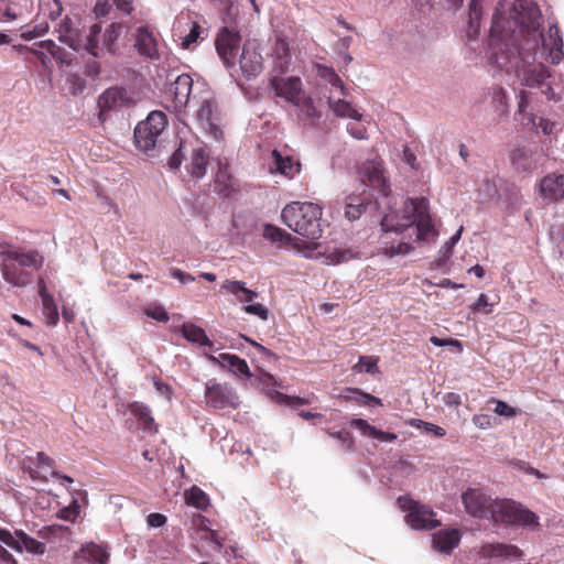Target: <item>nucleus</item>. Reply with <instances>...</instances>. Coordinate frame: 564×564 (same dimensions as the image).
Wrapping results in <instances>:
<instances>
[{
  "label": "nucleus",
  "instance_id": "nucleus-1",
  "mask_svg": "<svg viewBox=\"0 0 564 564\" xmlns=\"http://www.w3.org/2000/svg\"><path fill=\"white\" fill-rule=\"evenodd\" d=\"M507 21L497 9L492 14L489 36L490 59L507 72H514L523 86L542 87L550 72L534 61L540 42L546 52L545 61L557 65L564 58L563 39L556 24L550 25L547 34L540 31L542 14L539 8L528 7L512 22L514 29H506Z\"/></svg>",
  "mask_w": 564,
  "mask_h": 564
},
{
  "label": "nucleus",
  "instance_id": "nucleus-2",
  "mask_svg": "<svg viewBox=\"0 0 564 564\" xmlns=\"http://www.w3.org/2000/svg\"><path fill=\"white\" fill-rule=\"evenodd\" d=\"M380 248L384 256H405L414 242L434 241L438 236L426 198H406L400 213L386 214L381 219Z\"/></svg>",
  "mask_w": 564,
  "mask_h": 564
},
{
  "label": "nucleus",
  "instance_id": "nucleus-3",
  "mask_svg": "<svg viewBox=\"0 0 564 564\" xmlns=\"http://www.w3.org/2000/svg\"><path fill=\"white\" fill-rule=\"evenodd\" d=\"M0 269L6 282L24 288L33 281V272L43 264V257L34 250L23 252L11 246L0 245Z\"/></svg>",
  "mask_w": 564,
  "mask_h": 564
},
{
  "label": "nucleus",
  "instance_id": "nucleus-4",
  "mask_svg": "<svg viewBox=\"0 0 564 564\" xmlns=\"http://www.w3.org/2000/svg\"><path fill=\"white\" fill-rule=\"evenodd\" d=\"M322 207L311 202H292L281 213V218L294 232L311 239L317 240L322 237L321 225Z\"/></svg>",
  "mask_w": 564,
  "mask_h": 564
},
{
  "label": "nucleus",
  "instance_id": "nucleus-5",
  "mask_svg": "<svg viewBox=\"0 0 564 564\" xmlns=\"http://www.w3.org/2000/svg\"><path fill=\"white\" fill-rule=\"evenodd\" d=\"M490 514L495 523L519 524V525H538V516L524 508L521 503L511 499H496L491 503Z\"/></svg>",
  "mask_w": 564,
  "mask_h": 564
},
{
  "label": "nucleus",
  "instance_id": "nucleus-6",
  "mask_svg": "<svg viewBox=\"0 0 564 564\" xmlns=\"http://www.w3.org/2000/svg\"><path fill=\"white\" fill-rule=\"evenodd\" d=\"M167 124V117L161 110L149 113L145 120L140 121L134 129V141L138 149L148 153L154 150L158 138Z\"/></svg>",
  "mask_w": 564,
  "mask_h": 564
},
{
  "label": "nucleus",
  "instance_id": "nucleus-7",
  "mask_svg": "<svg viewBox=\"0 0 564 564\" xmlns=\"http://www.w3.org/2000/svg\"><path fill=\"white\" fill-rule=\"evenodd\" d=\"M121 31L122 24H109L102 33V44H98L97 37L101 36V24L94 23L85 35L84 50L94 57H101L105 52L116 53L117 41L121 35Z\"/></svg>",
  "mask_w": 564,
  "mask_h": 564
},
{
  "label": "nucleus",
  "instance_id": "nucleus-8",
  "mask_svg": "<svg viewBox=\"0 0 564 564\" xmlns=\"http://www.w3.org/2000/svg\"><path fill=\"white\" fill-rule=\"evenodd\" d=\"M398 505L405 512V523L414 530H432L441 525L436 513L426 505L408 496L399 497Z\"/></svg>",
  "mask_w": 564,
  "mask_h": 564
},
{
  "label": "nucleus",
  "instance_id": "nucleus-9",
  "mask_svg": "<svg viewBox=\"0 0 564 564\" xmlns=\"http://www.w3.org/2000/svg\"><path fill=\"white\" fill-rule=\"evenodd\" d=\"M223 292L231 294L240 303H247L243 311L250 315H256L262 321L269 317V310L260 303H251L258 297V293L253 290L247 289L246 283L237 280H225L220 286Z\"/></svg>",
  "mask_w": 564,
  "mask_h": 564
},
{
  "label": "nucleus",
  "instance_id": "nucleus-10",
  "mask_svg": "<svg viewBox=\"0 0 564 564\" xmlns=\"http://www.w3.org/2000/svg\"><path fill=\"white\" fill-rule=\"evenodd\" d=\"M205 401L208 406L216 410L237 409L239 406L235 390L226 383L217 382L215 379L208 380L205 384Z\"/></svg>",
  "mask_w": 564,
  "mask_h": 564
},
{
  "label": "nucleus",
  "instance_id": "nucleus-11",
  "mask_svg": "<svg viewBox=\"0 0 564 564\" xmlns=\"http://www.w3.org/2000/svg\"><path fill=\"white\" fill-rule=\"evenodd\" d=\"M358 173L364 185L371 187L383 196L389 195L390 185L381 159L365 161Z\"/></svg>",
  "mask_w": 564,
  "mask_h": 564
},
{
  "label": "nucleus",
  "instance_id": "nucleus-12",
  "mask_svg": "<svg viewBox=\"0 0 564 564\" xmlns=\"http://www.w3.org/2000/svg\"><path fill=\"white\" fill-rule=\"evenodd\" d=\"M545 156L538 145L517 147L510 153V162L517 172L531 173L543 164Z\"/></svg>",
  "mask_w": 564,
  "mask_h": 564
},
{
  "label": "nucleus",
  "instance_id": "nucleus-13",
  "mask_svg": "<svg viewBox=\"0 0 564 564\" xmlns=\"http://www.w3.org/2000/svg\"><path fill=\"white\" fill-rule=\"evenodd\" d=\"M196 120L198 124L215 140L223 139V130L220 128V113L217 102L214 98H205L200 101L196 110Z\"/></svg>",
  "mask_w": 564,
  "mask_h": 564
},
{
  "label": "nucleus",
  "instance_id": "nucleus-14",
  "mask_svg": "<svg viewBox=\"0 0 564 564\" xmlns=\"http://www.w3.org/2000/svg\"><path fill=\"white\" fill-rule=\"evenodd\" d=\"M241 36L239 32L227 26L223 28L216 37V50L224 64L230 68L236 65V57L240 48Z\"/></svg>",
  "mask_w": 564,
  "mask_h": 564
},
{
  "label": "nucleus",
  "instance_id": "nucleus-15",
  "mask_svg": "<svg viewBox=\"0 0 564 564\" xmlns=\"http://www.w3.org/2000/svg\"><path fill=\"white\" fill-rule=\"evenodd\" d=\"M239 66L242 75L247 78L257 77L263 68V58L258 51L257 43L247 41L242 45L241 54L239 57Z\"/></svg>",
  "mask_w": 564,
  "mask_h": 564
},
{
  "label": "nucleus",
  "instance_id": "nucleus-16",
  "mask_svg": "<svg viewBox=\"0 0 564 564\" xmlns=\"http://www.w3.org/2000/svg\"><path fill=\"white\" fill-rule=\"evenodd\" d=\"M462 500L467 513L470 516L480 519L489 518L494 500L487 497L481 490L470 488L463 494Z\"/></svg>",
  "mask_w": 564,
  "mask_h": 564
},
{
  "label": "nucleus",
  "instance_id": "nucleus-17",
  "mask_svg": "<svg viewBox=\"0 0 564 564\" xmlns=\"http://www.w3.org/2000/svg\"><path fill=\"white\" fill-rule=\"evenodd\" d=\"M133 46L142 57L149 59L160 58L158 35L149 26L137 28Z\"/></svg>",
  "mask_w": 564,
  "mask_h": 564
},
{
  "label": "nucleus",
  "instance_id": "nucleus-18",
  "mask_svg": "<svg viewBox=\"0 0 564 564\" xmlns=\"http://www.w3.org/2000/svg\"><path fill=\"white\" fill-rule=\"evenodd\" d=\"M193 88V78L188 74H182L176 77L170 88L172 96V107L175 111H181L189 102Z\"/></svg>",
  "mask_w": 564,
  "mask_h": 564
},
{
  "label": "nucleus",
  "instance_id": "nucleus-19",
  "mask_svg": "<svg viewBox=\"0 0 564 564\" xmlns=\"http://www.w3.org/2000/svg\"><path fill=\"white\" fill-rule=\"evenodd\" d=\"M58 40L74 50L84 48L85 36L74 26L73 21L65 15L54 26Z\"/></svg>",
  "mask_w": 564,
  "mask_h": 564
},
{
  "label": "nucleus",
  "instance_id": "nucleus-20",
  "mask_svg": "<svg viewBox=\"0 0 564 564\" xmlns=\"http://www.w3.org/2000/svg\"><path fill=\"white\" fill-rule=\"evenodd\" d=\"M275 95L293 104L303 94L302 80L299 77H273L270 83Z\"/></svg>",
  "mask_w": 564,
  "mask_h": 564
},
{
  "label": "nucleus",
  "instance_id": "nucleus-21",
  "mask_svg": "<svg viewBox=\"0 0 564 564\" xmlns=\"http://www.w3.org/2000/svg\"><path fill=\"white\" fill-rule=\"evenodd\" d=\"M207 359L213 364H216L223 368L228 369L236 376L250 377L249 366L245 359H241L237 355L227 352L219 354L218 356L206 355Z\"/></svg>",
  "mask_w": 564,
  "mask_h": 564
},
{
  "label": "nucleus",
  "instance_id": "nucleus-22",
  "mask_svg": "<svg viewBox=\"0 0 564 564\" xmlns=\"http://www.w3.org/2000/svg\"><path fill=\"white\" fill-rule=\"evenodd\" d=\"M460 532L457 529H444L435 532L432 538L433 549L440 553L449 554L458 546Z\"/></svg>",
  "mask_w": 564,
  "mask_h": 564
},
{
  "label": "nucleus",
  "instance_id": "nucleus-23",
  "mask_svg": "<svg viewBox=\"0 0 564 564\" xmlns=\"http://www.w3.org/2000/svg\"><path fill=\"white\" fill-rule=\"evenodd\" d=\"M273 166L271 172H276L288 178H293L301 171V163L291 155L283 156L280 151L273 150L272 153Z\"/></svg>",
  "mask_w": 564,
  "mask_h": 564
},
{
  "label": "nucleus",
  "instance_id": "nucleus-24",
  "mask_svg": "<svg viewBox=\"0 0 564 564\" xmlns=\"http://www.w3.org/2000/svg\"><path fill=\"white\" fill-rule=\"evenodd\" d=\"M541 194L545 198L558 200L564 198V174H547L540 183Z\"/></svg>",
  "mask_w": 564,
  "mask_h": 564
},
{
  "label": "nucleus",
  "instance_id": "nucleus-25",
  "mask_svg": "<svg viewBox=\"0 0 564 564\" xmlns=\"http://www.w3.org/2000/svg\"><path fill=\"white\" fill-rule=\"evenodd\" d=\"M200 31V25L189 18L185 23H183L182 19H178L174 28L175 35L180 37L183 48H188L192 44L196 43Z\"/></svg>",
  "mask_w": 564,
  "mask_h": 564
},
{
  "label": "nucleus",
  "instance_id": "nucleus-26",
  "mask_svg": "<svg viewBox=\"0 0 564 564\" xmlns=\"http://www.w3.org/2000/svg\"><path fill=\"white\" fill-rule=\"evenodd\" d=\"M37 288L42 300L43 315L45 316L46 325L55 326L58 323L59 315L54 297L47 292L45 281L42 278L39 279Z\"/></svg>",
  "mask_w": 564,
  "mask_h": 564
},
{
  "label": "nucleus",
  "instance_id": "nucleus-27",
  "mask_svg": "<svg viewBox=\"0 0 564 564\" xmlns=\"http://www.w3.org/2000/svg\"><path fill=\"white\" fill-rule=\"evenodd\" d=\"M128 101L127 91L123 88L111 87L105 90L99 99L98 106L101 111L117 109L124 106Z\"/></svg>",
  "mask_w": 564,
  "mask_h": 564
},
{
  "label": "nucleus",
  "instance_id": "nucleus-28",
  "mask_svg": "<svg viewBox=\"0 0 564 564\" xmlns=\"http://www.w3.org/2000/svg\"><path fill=\"white\" fill-rule=\"evenodd\" d=\"M350 425L357 429L362 436L372 437L380 442H394L398 437L394 433L378 430L364 419H351Z\"/></svg>",
  "mask_w": 564,
  "mask_h": 564
},
{
  "label": "nucleus",
  "instance_id": "nucleus-29",
  "mask_svg": "<svg viewBox=\"0 0 564 564\" xmlns=\"http://www.w3.org/2000/svg\"><path fill=\"white\" fill-rule=\"evenodd\" d=\"M480 554L484 557H517L522 556V551L516 545L503 543H488L481 546Z\"/></svg>",
  "mask_w": 564,
  "mask_h": 564
},
{
  "label": "nucleus",
  "instance_id": "nucleus-30",
  "mask_svg": "<svg viewBox=\"0 0 564 564\" xmlns=\"http://www.w3.org/2000/svg\"><path fill=\"white\" fill-rule=\"evenodd\" d=\"M215 191L219 194L228 195L235 186V178L229 171L227 163L218 162V171L214 177Z\"/></svg>",
  "mask_w": 564,
  "mask_h": 564
},
{
  "label": "nucleus",
  "instance_id": "nucleus-31",
  "mask_svg": "<svg viewBox=\"0 0 564 564\" xmlns=\"http://www.w3.org/2000/svg\"><path fill=\"white\" fill-rule=\"evenodd\" d=\"M36 468H29V475L33 480L47 481L51 470H54V460L43 452L36 453Z\"/></svg>",
  "mask_w": 564,
  "mask_h": 564
},
{
  "label": "nucleus",
  "instance_id": "nucleus-32",
  "mask_svg": "<svg viewBox=\"0 0 564 564\" xmlns=\"http://www.w3.org/2000/svg\"><path fill=\"white\" fill-rule=\"evenodd\" d=\"M208 164V153L204 148L193 150L191 162L187 166L188 173L194 177H203L206 174Z\"/></svg>",
  "mask_w": 564,
  "mask_h": 564
},
{
  "label": "nucleus",
  "instance_id": "nucleus-33",
  "mask_svg": "<svg viewBox=\"0 0 564 564\" xmlns=\"http://www.w3.org/2000/svg\"><path fill=\"white\" fill-rule=\"evenodd\" d=\"M181 332L188 341L198 344L200 346L213 347L212 340L207 337L205 330L193 323H184Z\"/></svg>",
  "mask_w": 564,
  "mask_h": 564
},
{
  "label": "nucleus",
  "instance_id": "nucleus-34",
  "mask_svg": "<svg viewBox=\"0 0 564 564\" xmlns=\"http://www.w3.org/2000/svg\"><path fill=\"white\" fill-rule=\"evenodd\" d=\"M131 413L137 417V420L142 424L145 431L156 433L158 426L154 423V419L151 415V410L149 406L134 402L130 405Z\"/></svg>",
  "mask_w": 564,
  "mask_h": 564
},
{
  "label": "nucleus",
  "instance_id": "nucleus-35",
  "mask_svg": "<svg viewBox=\"0 0 564 564\" xmlns=\"http://www.w3.org/2000/svg\"><path fill=\"white\" fill-rule=\"evenodd\" d=\"M328 105L337 117L350 118L355 120H360L362 117L361 113L356 110L350 102L344 99H335L333 96H329Z\"/></svg>",
  "mask_w": 564,
  "mask_h": 564
},
{
  "label": "nucleus",
  "instance_id": "nucleus-36",
  "mask_svg": "<svg viewBox=\"0 0 564 564\" xmlns=\"http://www.w3.org/2000/svg\"><path fill=\"white\" fill-rule=\"evenodd\" d=\"M368 199L360 196L349 195L345 204V217L350 220H357L366 210Z\"/></svg>",
  "mask_w": 564,
  "mask_h": 564
},
{
  "label": "nucleus",
  "instance_id": "nucleus-37",
  "mask_svg": "<svg viewBox=\"0 0 564 564\" xmlns=\"http://www.w3.org/2000/svg\"><path fill=\"white\" fill-rule=\"evenodd\" d=\"M343 398L346 401H355L356 403L361 405L373 406L382 404L379 398L371 395L367 392H364L358 388H346Z\"/></svg>",
  "mask_w": 564,
  "mask_h": 564
},
{
  "label": "nucleus",
  "instance_id": "nucleus-38",
  "mask_svg": "<svg viewBox=\"0 0 564 564\" xmlns=\"http://www.w3.org/2000/svg\"><path fill=\"white\" fill-rule=\"evenodd\" d=\"M318 75L321 78L329 83L332 87L338 89L340 95L346 96L348 94L347 88L334 68L328 66H318Z\"/></svg>",
  "mask_w": 564,
  "mask_h": 564
},
{
  "label": "nucleus",
  "instance_id": "nucleus-39",
  "mask_svg": "<svg viewBox=\"0 0 564 564\" xmlns=\"http://www.w3.org/2000/svg\"><path fill=\"white\" fill-rule=\"evenodd\" d=\"M82 552L86 558L97 564H106L109 558L107 551L102 546L95 543L85 545L82 549Z\"/></svg>",
  "mask_w": 564,
  "mask_h": 564
},
{
  "label": "nucleus",
  "instance_id": "nucleus-40",
  "mask_svg": "<svg viewBox=\"0 0 564 564\" xmlns=\"http://www.w3.org/2000/svg\"><path fill=\"white\" fill-rule=\"evenodd\" d=\"M357 258H360V252L351 248H336L327 253V259L333 264H339Z\"/></svg>",
  "mask_w": 564,
  "mask_h": 564
},
{
  "label": "nucleus",
  "instance_id": "nucleus-41",
  "mask_svg": "<svg viewBox=\"0 0 564 564\" xmlns=\"http://www.w3.org/2000/svg\"><path fill=\"white\" fill-rule=\"evenodd\" d=\"M17 536L20 538L22 550L25 549L29 553L43 554L46 550L44 543L31 538L22 530H17Z\"/></svg>",
  "mask_w": 564,
  "mask_h": 564
},
{
  "label": "nucleus",
  "instance_id": "nucleus-42",
  "mask_svg": "<svg viewBox=\"0 0 564 564\" xmlns=\"http://www.w3.org/2000/svg\"><path fill=\"white\" fill-rule=\"evenodd\" d=\"M186 503L189 506H194L198 509H205L208 505L207 495L197 486H193L185 494Z\"/></svg>",
  "mask_w": 564,
  "mask_h": 564
},
{
  "label": "nucleus",
  "instance_id": "nucleus-43",
  "mask_svg": "<svg viewBox=\"0 0 564 564\" xmlns=\"http://www.w3.org/2000/svg\"><path fill=\"white\" fill-rule=\"evenodd\" d=\"M263 237L272 242L289 243L292 240V236L290 234L270 224L264 226Z\"/></svg>",
  "mask_w": 564,
  "mask_h": 564
},
{
  "label": "nucleus",
  "instance_id": "nucleus-44",
  "mask_svg": "<svg viewBox=\"0 0 564 564\" xmlns=\"http://www.w3.org/2000/svg\"><path fill=\"white\" fill-rule=\"evenodd\" d=\"M293 105L300 109L305 118H319V113L317 112L311 97L302 94L300 98L293 102Z\"/></svg>",
  "mask_w": 564,
  "mask_h": 564
},
{
  "label": "nucleus",
  "instance_id": "nucleus-45",
  "mask_svg": "<svg viewBox=\"0 0 564 564\" xmlns=\"http://www.w3.org/2000/svg\"><path fill=\"white\" fill-rule=\"evenodd\" d=\"M29 0H19V2H12L11 0H2L4 6L3 17L8 20H15L23 13L22 7H26Z\"/></svg>",
  "mask_w": 564,
  "mask_h": 564
},
{
  "label": "nucleus",
  "instance_id": "nucleus-46",
  "mask_svg": "<svg viewBox=\"0 0 564 564\" xmlns=\"http://www.w3.org/2000/svg\"><path fill=\"white\" fill-rule=\"evenodd\" d=\"M492 102L496 105L497 111L501 115L507 113L508 94L502 87H495L492 89Z\"/></svg>",
  "mask_w": 564,
  "mask_h": 564
},
{
  "label": "nucleus",
  "instance_id": "nucleus-47",
  "mask_svg": "<svg viewBox=\"0 0 564 564\" xmlns=\"http://www.w3.org/2000/svg\"><path fill=\"white\" fill-rule=\"evenodd\" d=\"M0 542L17 552H22V545L20 538L17 536V530L14 533H11L9 530L0 528Z\"/></svg>",
  "mask_w": 564,
  "mask_h": 564
},
{
  "label": "nucleus",
  "instance_id": "nucleus-48",
  "mask_svg": "<svg viewBox=\"0 0 564 564\" xmlns=\"http://www.w3.org/2000/svg\"><path fill=\"white\" fill-rule=\"evenodd\" d=\"M326 433L330 437L338 440L345 449L349 451V449L354 448L355 442H354V437L350 432L345 431V430L334 431V430L329 429L326 431Z\"/></svg>",
  "mask_w": 564,
  "mask_h": 564
},
{
  "label": "nucleus",
  "instance_id": "nucleus-49",
  "mask_svg": "<svg viewBox=\"0 0 564 564\" xmlns=\"http://www.w3.org/2000/svg\"><path fill=\"white\" fill-rule=\"evenodd\" d=\"M410 425L414 426L416 429L424 427V430L429 433H432L436 437H443L446 435V431L438 425H435L433 423L424 422L419 419H413L410 421Z\"/></svg>",
  "mask_w": 564,
  "mask_h": 564
},
{
  "label": "nucleus",
  "instance_id": "nucleus-50",
  "mask_svg": "<svg viewBox=\"0 0 564 564\" xmlns=\"http://www.w3.org/2000/svg\"><path fill=\"white\" fill-rule=\"evenodd\" d=\"M144 314L158 322L166 323L170 319L169 313L161 305H152L144 310Z\"/></svg>",
  "mask_w": 564,
  "mask_h": 564
},
{
  "label": "nucleus",
  "instance_id": "nucleus-51",
  "mask_svg": "<svg viewBox=\"0 0 564 564\" xmlns=\"http://www.w3.org/2000/svg\"><path fill=\"white\" fill-rule=\"evenodd\" d=\"M489 402L496 404L494 411L498 415H501V416H505V417H513L517 414V410L513 406H511L508 403H506L505 401L497 400V399H491Z\"/></svg>",
  "mask_w": 564,
  "mask_h": 564
},
{
  "label": "nucleus",
  "instance_id": "nucleus-52",
  "mask_svg": "<svg viewBox=\"0 0 564 564\" xmlns=\"http://www.w3.org/2000/svg\"><path fill=\"white\" fill-rule=\"evenodd\" d=\"M274 54L279 59L283 61L282 63H288V58L290 57L289 44L286 41L282 39H278L273 48Z\"/></svg>",
  "mask_w": 564,
  "mask_h": 564
},
{
  "label": "nucleus",
  "instance_id": "nucleus-53",
  "mask_svg": "<svg viewBox=\"0 0 564 564\" xmlns=\"http://www.w3.org/2000/svg\"><path fill=\"white\" fill-rule=\"evenodd\" d=\"M474 312L490 314L492 312V304L488 302V297L486 294H480L477 301L471 306Z\"/></svg>",
  "mask_w": 564,
  "mask_h": 564
},
{
  "label": "nucleus",
  "instance_id": "nucleus-54",
  "mask_svg": "<svg viewBox=\"0 0 564 564\" xmlns=\"http://www.w3.org/2000/svg\"><path fill=\"white\" fill-rule=\"evenodd\" d=\"M481 17V7L477 0H471L469 4V24L471 28L478 26Z\"/></svg>",
  "mask_w": 564,
  "mask_h": 564
},
{
  "label": "nucleus",
  "instance_id": "nucleus-55",
  "mask_svg": "<svg viewBox=\"0 0 564 564\" xmlns=\"http://www.w3.org/2000/svg\"><path fill=\"white\" fill-rule=\"evenodd\" d=\"M48 7V13L47 17L51 21L55 22L57 21L63 12L62 3L58 0H51V2L47 3Z\"/></svg>",
  "mask_w": 564,
  "mask_h": 564
},
{
  "label": "nucleus",
  "instance_id": "nucleus-56",
  "mask_svg": "<svg viewBox=\"0 0 564 564\" xmlns=\"http://www.w3.org/2000/svg\"><path fill=\"white\" fill-rule=\"evenodd\" d=\"M430 341L436 347L455 346L458 348V351H462L463 349L462 343L454 338L442 339L437 336H432Z\"/></svg>",
  "mask_w": 564,
  "mask_h": 564
},
{
  "label": "nucleus",
  "instance_id": "nucleus-57",
  "mask_svg": "<svg viewBox=\"0 0 564 564\" xmlns=\"http://www.w3.org/2000/svg\"><path fill=\"white\" fill-rule=\"evenodd\" d=\"M529 94L525 90H520L518 94V115L522 118L527 116V108L529 107Z\"/></svg>",
  "mask_w": 564,
  "mask_h": 564
},
{
  "label": "nucleus",
  "instance_id": "nucleus-58",
  "mask_svg": "<svg viewBox=\"0 0 564 564\" xmlns=\"http://www.w3.org/2000/svg\"><path fill=\"white\" fill-rule=\"evenodd\" d=\"M473 423L480 430H486L491 427V416L488 414H475L473 416Z\"/></svg>",
  "mask_w": 564,
  "mask_h": 564
},
{
  "label": "nucleus",
  "instance_id": "nucleus-59",
  "mask_svg": "<svg viewBox=\"0 0 564 564\" xmlns=\"http://www.w3.org/2000/svg\"><path fill=\"white\" fill-rule=\"evenodd\" d=\"M184 158H185V154L183 153V149H182V144H181L180 148L171 155V158L169 160L170 169L177 170L181 166Z\"/></svg>",
  "mask_w": 564,
  "mask_h": 564
},
{
  "label": "nucleus",
  "instance_id": "nucleus-60",
  "mask_svg": "<svg viewBox=\"0 0 564 564\" xmlns=\"http://www.w3.org/2000/svg\"><path fill=\"white\" fill-rule=\"evenodd\" d=\"M48 30V25H44V26H34L32 30H29V31H25L21 34V37L23 40H32V39H35V37H39L43 34H45Z\"/></svg>",
  "mask_w": 564,
  "mask_h": 564
},
{
  "label": "nucleus",
  "instance_id": "nucleus-61",
  "mask_svg": "<svg viewBox=\"0 0 564 564\" xmlns=\"http://www.w3.org/2000/svg\"><path fill=\"white\" fill-rule=\"evenodd\" d=\"M348 132L355 139H358V140L367 139V130L361 124L349 123L348 124Z\"/></svg>",
  "mask_w": 564,
  "mask_h": 564
},
{
  "label": "nucleus",
  "instance_id": "nucleus-62",
  "mask_svg": "<svg viewBox=\"0 0 564 564\" xmlns=\"http://www.w3.org/2000/svg\"><path fill=\"white\" fill-rule=\"evenodd\" d=\"M147 522L151 528H160L165 524L166 517L162 513H150L147 518Z\"/></svg>",
  "mask_w": 564,
  "mask_h": 564
},
{
  "label": "nucleus",
  "instance_id": "nucleus-63",
  "mask_svg": "<svg viewBox=\"0 0 564 564\" xmlns=\"http://www.w3.org/2000/svg\"><path fill=\"white\" fill-rule=\"evenodd\" d=\"M204 539L216 545L217 549H221L224 544V539L218 534L217 531L206 530Z\"/></svg>",
  "mask_w": 564,
  "mask_h": 564
},
{
  "label": "nucleus",
  "instance_id": "nucleus-64",
  "mask_svg": "<svg viewBox=\"0 0 564 564\" xmlns=\"http://www.w3.org/2000/svg\"><path fill=\"white\" fill-rule=\"evenodd\" d=\"M359 365L368 373H375L377 371V361L369 357H360Z\"/></svg>",
  "mask_w": 564,
  "mask_h": 564
}]
</instances>
